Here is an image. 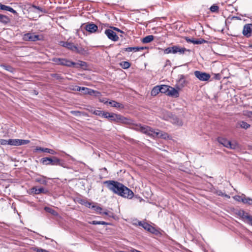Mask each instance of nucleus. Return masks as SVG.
I'll return each mask as SVG.
<instances>
[{
  "mask_svg": "<svg viewBox=\"0 0 252 252\" xmlns=\"http://www.w3.org/2000/svg\"><path fill=\"white\" fill-rule=\"evenodd\" d=\"M103 183L110 190L123 197L131 199L134 196L131 189L119 182L108 180L104 181Z\"/></svg>",
  "mask_w": 252,
  "mask_h": 252,
  "instance_id": "nucleus-1",
  "label": "nucleus"
},
{
  "mask_svg": "<svg viewBox=\"0 0 252 252\" xmlns=\"http://www.w3.org/2000/svg\"><path fill=\"white\" fill-rule=\"evenodd\" d=\"M135 129L137 131H139L152 137H155V136H158L160 134L159 132L156 131V129L147 126L137 125L135 126Z\"/></svg>",
  "mask_w": 252,
  "mask_h": 252,
  "instance_id": "nucleus-2",
  "label": "nucleus"
},
{
  "mask_svg": "<svg viewBox=\"0 0 252 252\" xmlns=\"http://www.w3.org/2000/svg\"><path fill=\"white\" fill-rule=\"evenodd\" d=\"M56 65L72 67L76 64V63L66 58H53L50 60Z\"/></svg>",
  "mask_w": 252,
  "mask_h": 252,
  "instance_id": "nucleus-3",
  "label": "nucleus"
},
{
  "mask_svg": "<svg viewBox=\"0 0 252 252\" xmlns=\"http://www.w3.org/2000/svg\"><path fill=\"white\" fill-rule=\"evenodd\" d=\"M217 141L227 148L235 150L239 148V145L236 142H231L224 137H219Z\"/></svg>",
  "mask_w": 252,
  "mask_h": 252,
  "instance_id": "nucleus-4",
  "label": "nucleus"
},
{
  "mask_svg": "<svg viewBox=\"0 0 252 252\" xmlns=\"http://www.w3.org/2000/svg\"><path fill=\"white\" fill-rule=\"evenodd\" d=\"M40 162L44 165H63V162H61V160L58 158L56 157H53L52 158H43L41 159Z\"/></svg>",
  "mask_w": 252,
  "mask_h": 252,
  "instance_id": "nucleus-5",
  "label": "nucleus"
},
{
  "mask_svg": "<svg viewBox=\"0 0 252 252\" xmlns=\"http://www.w3.org/2000/svg\"><path fill=\"white\" fill-rule=\"evenodd\" d=\"M60 45L71 50L72 52L77 53H82L84 50L82 48H78L73 43L67 41H60Z\"/></svg>",
  "mask_w": 252,
  "mask_h": 252,
  "instance_id": "nucleus-6",
  "label": "nucleus"
},
{
  "mask_svg": "<svg viewBox=\"0 0 252 252\" xmlns=\"http://www.w3.org/2000/svg\"><path fill=\"white\" fill-rule=\"evenodd\" d=\"M103 118L108 119L110 121L118 122L123 120V117L113 113L105 112Z\"/></svg>",
  "mask_w": 252,
  "mask_h": 252,
  "instance_id": "nucleus-7",
  "label": "nucleus"
},
{
  "mask_svg": "<svg viewBox=\"0 0 252 252\" xmlns=\"http://www.w3.org/2000/svg\"><path fill=\"white\" fill-rule=\"evenodd\" d=\"M7 145L12 146H20L28 144L30 142V141L28 140L9 139L7 140Z\"/></svg>",
  "mask_w": 252,
  "mask_h": 252,
  "instance_id": "nucleus-8",
  "label": "nucleus"
},
{
  "mask_svg": "<svg viewBox=\"0 0 252 252\" xmlns=\"http://www.w3.org/2000/svg\"><path fill=\"white\" fill-rule=\"evenodd\" d=\"M236 214L239 216L243 221L247 223H249L250 220H252V216L243 210H238L236 212Z\"/></svg>",
  "mask_w": 252,
  "mask_h": 252,
  "instance_id": "nucleus-9",
  "label": "nucleus"
},
{
  "mask_svg": "<svg viewBox=\"0 0 252 252\" xmlns=\"http://www.w3.org/2000/svg\"><path fill=\"white\" fill-rule=\"evenodd\" d=\"M194 74L195 76L201 81H208L211 77L209 74L200 71H195Z\"/></svg>",
  "mask_w": 252,
  "mask_h": 252,
  "instance_id": "nucleus-10",
  "label": "nucleus"
},
{
  "mask_svg": "<svg viewBox=\"0 0 252 252\" xmlns=\"http://www.w3.org/2000/svg\"><path fill=\"white\" fill-rule=\"evenodd\" d=\"M177 82V84L176 87L178 90H180L181 88L185 87L188 83L185 76L183 74H180L178 75Z\"/></svg>",
  "mask_w": 252,
  "mask_h": 252,
  "instance_id": "nucleus-11",
  "label": "nucleus"
},
{
  "mask_svg": "<svg viewBox=\"0 0 252 252\" xmlns=\"http://www.w3.org/2000/svg\"><path fill=\"white\" fill-rule=\"evenodd\" d=\"M104 33L109 39L113 41H117L119 39L116 33L111 29H106Z\"/></svg>",
  "mask_w": 252,
  "mask_h": 252,
  "instance_id": "nucleus-12",
  "label": "nucleus"
},
{
  "mask_svg": "<svg viewBox=\"0 0 252 252\" xmlns=\"http://www.w3.org/2000/svg\"><path fill=\"white\" fill-rule=\"evenodd\" d=\"M243 34L246 37H249L252 33V24H247L244 26Z\"/></svg>",
  "mask_w": 252,
  "mask_h": 252,
  "instance_id": "nucleus-13",
  "label": "nucleus"
},
{
  "mask_svg": "<svg viewBox=\"0 0 252 252\" xmlns=\"http://www.w3.org/2000/svg\"><path fill=\"white\" fill-rule=\"evenodd\" d=\"M24 39L27 41H35L39 40V36L31 33L25 34Z\"/></svg>",
  "mask_w": 252,
  "mask_h": 252,
  "instance_id": "nucleus-14",
  "label": "nucleus"
},
{
  "mask_svg": "<svg viewBox=\"0 0 252 252\" xmlns=\"http://www.w3.org/2000/svg\"><path fill=\"white\" fill-rule=\"evenodd\" d=\"M174 54L179 53L180 55L184 54L185 52H190V50L187 49L185 47H181L178 45L174 46V49L173 50Z\"/></svg>",
  "mask_w": 252,
  "mask_h": 252,
  "instance_id": "nucleus-15",
  "label": "nucleus"
},
{
  "mask_svg": "<svg viewBox=\"0 0 252 252\" xmlns=\"http://www.w3.org/2000/svg\"><path fill=\"white\" fill-rule=\"evenodd\" d=\"M179 90L177 88H174L171 86H169V91H168L167 95L173 97H178L179 96Z\"/></svg>",
  "mask_w": 252,
  "mask_h": 252,
  "instance_id": "nucleus-16",
  "label": "nucleus"
},
{
  "mask_svg": "<svg viewBox=\"0 0 252 252\" xmlns=\"http://www.w3.org/2000/svg\"><path fill=\"white\" fill-rule=\"evenodd\" d=\"M138 225L139 226H142L143 228H144L145 230H147L148 231L152 232L153 233H154L155 229L154 227L151 226L150 224H149L146 222H145L139 221Z\"/></svg>",
  "mask_w": 252,
  "mask_h": 252,
  "instance_id": "nucleus-17",
  "label": "nucleus"
},
{
  "mask_svg": "<svg viewBox=\"0 0 252 252\" xmlns=\"http://www.w3.org/2000/svg\"><path fill=\"white\" fill-rule=\"evenodd\" d=\"M85 29L88 32L93 33L97 30L98 27L94 23H88L85 26Z\"/></svg>",
  "mask_w": 252,
  "mask_h": 252,
  "instance_id": "nucleus-18",
  "label": "nucleus"
},
{
  "mask_svg": "<svg viewBox=\"0 0 252 252\" xmlns=\"http://www.w3.org/2000/svg\"><path fill=\"white\" fill-rule=\"evenodd\" d=\"M186 40L188 42L192 43L194 44H201L207 42L206 40L202 38L194 39V38L190 39L187 37H186Z\"/></svg>",
  "mask_w": 252,
  "mask_h": 252,
  "instance_id": "nucleus-19",
  "label": "nucleus"
},
{
  "mask_svg": "<svg viewBox=\"0 0 252 252\" xmlns=\"http://www.w3.org/2000/svg\"><path fill=\"white\" fill-rule=\"evenodd\" d=\"M32 191L35 194H39L41 193H43L44 194H47L48 192V190L46 189H45L43 188H40L39 189H37L36 187H33L32 189Z\"/></svg>",
  "mask_w": 252,
  "mask_h": 252,
  "instance_id": "nucleus-20",
  "label": "nucleus"
},
{
  "mask_svg": "<svg viewBox=\"0 0 252 252\" xmlns=\"http://www.w3.org/2000/svg\"><path fill=\"white\" fill-rule=\"evenodd\" d=\"M145 47H127L124 49V50L126 52H138L140 50H143L145 49Z\"/></svg>",
  "mask_w": 252,
  "mask_h": 252,
  "instance_id": "nucleus-21",
  "label": "nucleus"
},
{
  "mask_svg": "<svg viewBox=\"0 0 252 252\" xmlns=\"http://www.w3.org/2000/svg\"><path fill=\"white\" fill-rule=\"evenodd\" d=\"M46 177L43 176H39L35 178L34 180L36 182L41 184L46 185L47 182L46 180Z\"/></svg>",
  "mask_w": 252,
  "mask_h": 252,
  "instance_id": "nucleus-22",
  "label": "nucleus"
},
{
  "mask_svg": "<svg viewBox=\"0 0 252 252\" xmlns=\"http://www.w3.org/2000/svg\"><path fill=\"white\" fill-rule=\"evenodd\" d=\"M0 9L9 11L14 14H16L17 13L16 11L13 9L12 7L2 4H1V5H0Z\"/></svg>",
  "mask_w": 252,
  "mask_h": 252,
  "instance_id": "nucleus-23",
  "label": "nucleus"
},
{
  "mask_svg": "<svg viewBox=\"0 0 252 252\" xmlns=\"http://www.w3.org/2000/svg\"><path fill=\"white\" fill-rule=\"evenodd\" d=\"M10 22V19L7 16L0 14V22L7 24Z\"/></svg>",
  "mask_w": 252,
  "mask_h": 252,
  "instance_id": "nucleus-24",
  "label": "nucleus"
},
{
  "mask_svg": "<svg viewBox=\"0 0 252 252\" xmlns=\"http://www.w3.org/2000/svg\"><path fill=\"white\" fill-rule=\"evenodd\" d=\"M108 104H110L111 106L115 108H124V107L122 104L114 100L109 101Z\"/></svg>",
  "mask_w": 252,
  "mask_h": 252,
  "instance_id": "nucleus-25",
  "label": "nucleus"
},
{
  "mask_svg": "<svg viewBox=\"0 0 252 252\" xmlns=\"http://www.w3.org/2000/svg\"><path fill=\"white\" fill-rule=\"evenodd\" d=\"M169 86L162 85L159 86L160 93L165 94H167L168 91H169Z\"/></svg>",
  "mask_w": 252,
  "mask_h": 252,
  "instance_id": "nucleus-26",
  "label": "nucleus"
},
{
  "mask_svg": "<svg viewBox=\"0 0 252 252\" xmlns=\"http://www.w3.org/2000/svg\"><path fill=\"white\" fill-rule=\"evenodd\" d=\"M154 37L152 35H150L146 36L144 38H143L142 40V41L143 43H148L154 40Z\"/></svg>",
  "mask_w": 252,
  "mask_h": 252,
  "instance_id": "nucleus-27",
  "label": "nucleus"
},
{
  "mask_svg": "<svg viewBox=\"0 0 252 252\" xmlns=\"http://www.w3.org/2000/svg\"><path fill=\"white\" fill-rule=\"evenodd\" d=\"M44 210L55 216H58L59 215L57 212L49 207H45Z\"/></svg>",
  "mask_w": 252,
  "mask_h": 252,
  "instance_id": "nucleus-28",
  "label": "nucleus"
},
{
  "mask_svg": "<svg viewBox=\"0 0 252 252\" xmlns=\"http://www.w3.org/2000/svg\"><path fill=\"white\" fill-rule=\"evenodd\" d=\"M238 125H239L240 127L244 128L245 129H247L248 128H250L251 126L250 124H248L247 123L245 122V121H240L238 123Z\"/></svg>",
  "mask_w": 252,
  "mask_h": 252,
  "instance_id": "nucleus-29",
  "label": "nucleus"
},
{
  "mask_svg": "<svg viewBox=\"0 0 252 252\" xmlns=\"http://www.w3.org/2000/svg\"><path fill=\"white\" fill-rule=\"evenodd\" d=\"M159 93H160L159 86H156L153 88L151 91V95L152 96L157 95Z\"/></svg>",
  "mask_w": 252,
  "mask_h": 252,
  "instance_id": "nucleus-30",
  "label": "nucleus"
},
{
  "mask_svg": "<svg viewBox=\"0 0 252 252\" xmlns=\"http://www.w3.org/2000/svg\"><path fill=\"white\" fill-rule=\"evenodd\" d=\"M90 224H94V225H97V224H102V225H110V223L106 222L104 221H96V220H93L92 221H91L89 222Z\"/></svg>",
  "mask_w": 252,
  "mask_h": 252,
  "instance_id": "nucleus-31",
  "label": "nucleus"
},
{
  "mask_svg": "<svg viewBox=\"0 0 252 252\" xmlns=\"http://www.w3.org/2000/svg\"><path fill=\"white\" fill-rule=\"evenodd\" d=\"M120 65L124 69H127L130 66V63L128 62L124 61L120 63Z\"/></svg>",
  "mask_w": 252,
  "mask_h": 252,
  "instance_id": "nucleus-32",
  "label": "nucleus"
},
{
  "mask_svg": "<svg viewBox=\"0 0 252 252\" xmlns=\"http://www.w3.org/2000/svg\"><path fill=\"white\" fill-rule=\"evenodd\" d=\"M32 8L38 10L39 11H40L41 12H42L44 13H47L48 12L47 10L45 8H41V7L36 6L34 4H32Z\"/></svg>",
  "mask_w": 252,
  "mask_h": 252,
  "instance_id": "nucleus-33",
  "label": "nucleus"
},
{
  "mask_svg": "<svg viewBox=\"0 0 252 252\" xmlns=\"http://www.w3.org/2000/svg\"><path fill=\"white\" fill-rule=\"evenodd\" d=\"M174 49V46L168 47L166 49H165L163 51L164 54H168L170 53L174 54V52L173 51Z\"/></svg>",
  "mask_w": 252,
  "mask_h": 252,
  "instance_id": "nucleus-34",
  "label": "nucleus"
},
{
  "mask_svg": "<svg viewBox=\"0 0 252 252\" xmlns=\"http://www.w3.org/2000/svg\"><path fill=\"white\" fill-rule=\"evenodd\" d=\"M210 10L212 12H218L219 7L217 4H214L210 7Z\"/></svg>",
  "mask_w": 252,
  "mask_h": 252,
  "instance_id": "nucleus-35",
  "label": "nucleus"
},
{
  "mask_svg": "<svg viewBox=\"0 0 252 252\" xmlns=\"http://www.w3.org/2000/svg\"><path fill=\"white\" fill-rule=\"evenodd\" d=\"M104 113H105V111H104L94 110L93 111V114H94L95 115H97V116H102L103 117Z\"/></svg>",
  "mask_w": 252,
  "mask_h": 252,
  "instance_id": "nucleus-36",
  "label": "nucleus"
},
{
  "mask_svg": "<svg viewBox=\"0 0 252 252\" xmlns=\"http://www.w3.org/2000/svg\"><path fill=\"white\" fill-rule=\"evenodd\" d=\"M79 202L82 205H84L87 207L91 208V203L87 201H86L84 199H80Z\"/></svg>",
  "mask_w": 252,
  "mask_h": 252,
  "instance_id": "nucleus-37",
  "label": "nucleus"
},
{
  "mask_svg": "<svg viewBox=\"0 0 252 252\" xmlns=\"http://www.w3.org/2000/svg\"><path fill=\"white\" fill-rule=\"evenodd\" d=\"M77 89L76 90L77 91H81L84 94H87V92H88L87 90L86 89H90V88L84 87H79V86H76Z\"/></svg>",
  "mask_w": 252,
  "mask_h": 252,
  "instance_id": "nucleus-38",
  "label": "nucleus"
},
{
  "mask_svg": "<svg viewBox=\"0 0 252 252\" xmlns=\"http://www.w3.org/2000/svg\"><path fill=\"white\" fill-rule=\"evenodd\" d=\"M5 70H7L10 72H12L13 71V68L10 65H6L5 64H1L0 65Z\"/></svg>",
  "mask_w": 252,
  "mask_h": 252,
  "instance_id": "nucleus-39",
  "label": "nucleus"
},
{
  "mask_svg": "<svg viewBox=\"0 0 252 252\" xmlns=\"http://www.w3.org/2000/svg\"><path fill=\"white\" fill-rule=\"evenodd\" d=\"M242 202L244 204H248L249 205H252V199L248 197L246 198L245 196L244 197V200H242Z\"/></svg>",
  "mask_w": 252,
  "mask_h": 252,
  "instance_id": "nucleus-40",
  "label": "nucleus"
},
{
  "mask_svg": "<svg viewBox=\"0 0 252 252\" xmlns=\"http://www.w3.org/2000/svg\"><path fill=\"white\" fill-rule=\"evenodd\" d=\"M173 124H175L178 126H181L183 125V122L182 121L180 120L179 119H178V118H175L173 119Z\"/></svg>",
  "mask_w": 252,
  "mask_h": 252,
  "instance_id": "nucleus-41",
  "label": "nucleus"
},
{
  "mask_svg": "<svg viewBox=\"0 0 252 252\" xmlns=\"http://www.w3.org/2000/svg\"><path fill=\"white\" fill-rule=\"evenodd\" d=\"M156 131L157 132H159L160 134L158 136H155V137H160L163 138L164 139H165L166 136H167V133H166L165 132L163 133L162 131H160L158 129L156 130Z\"/></svg>",
  "mask_w": 252,
  "mask_h": 252,
  "instance_id": "nucleus-42",
  "label": "nucleus"
},
{
  "mask_svg": "<svg viewBox=\"0 0 252 252\" xmlns=\"http://www.w3.org/2000/svg\"><path fill=\"white\" fill-rule=\"evenodd\" d=\"M32 250L33 251L36 252H49L46 250H44V249H41L40 248H38V247H34L32 248Z\"/></svg>",
  "mask_w": 252,
  "mask_h": 252,
  "instance_id": "nucleus-43",
  "label": "nucleus"
},
{
  "mask_svg": "<svg viewBox=\"0 0 252 252\" xmlns=\"http://www.w3.org/2000/svg\"><path fill=\"white\" fill-rule=\"evenodd\" d=\"M44 152L48 153L51 155H55L56 154V152L54 150L47 148H45Z\"/></svg>",
  "mask_w": 252,
  "mask_h": 252,
  "instance_id": "nucleus-44",
  "label": "nucleus"
},
{
  "mask_svg": "<svg viewBox=\"0 0 252 252\" xmlns=\"http://www.w3.org/2000/svg\"><path fill=\"white\" fill-rule=\"evenodd\" d=\"M245 197V195L243 194L242 196L240 195H236L234 197V198L239 201V202H242V200H244V197Z\"/></svg>",
  "mask_w": 252,
  "mask_h": 252,
  "instance_id": "nucleus-45",
  "label": "nucleus"
},
{
  "mask_svg": "<svg viewBox=\"0 0 252 252\" xmlns=\"http://www.w3.org/2000/svg\"><path fill=\"white\" fill-rule=\"evenodd\" d=\"M91 208H93L94 209V210L95 211H96V212H99L100 214H101V213L100 212V211H101L102 210V209L100 207H99V206H94V205H91Z\"/></svg>",
  "mask_w": 252,
  "mask_h": 252,
  "instance_id": "nucleus-46",
  "label": "nucleus"
},
{
  "mask_svg": "<svg viewBox=\"0 0 252 252\" xmlns=\"http://www.w3.org/2000/svg\"><path fill=\"white\" fill-rule=\"evenodd\" d=\"M51 76L55 78V79H56L57 80H61L62 79V77L61 76V75L60 74H57V73H55V74H52L51 75Z\"/></svg>",
  "mask_w": 252,
  "mask_h": 252,
  "instance_id": "nucleus-47",
  "label": "nucleus"
},
{
  "mask_svg": "<svg viewBox=\"0 0 252 252\" xmlns=\"http://www.w3.org/2000/svg\"><path fill=\"white\" fill-rule=\"evenodd\" d=\"M70 113L76 116H79L81 115V112L78 111H71Z\"/></svg>",
  "mask_w": 252,
  "mask_h": 252,
  "instance_id": "nucleus-48",
  "label": "nucleus"
},
{
  "mask_svg": "<svg viewBox=\"0 0 252 252\" xmlns=\"http://www.w3.org/2000/svg\"><path fill=\"white\" fill-rule=\"evenodd\" d=\"M86 90H87V94H89L90 95H92L93 96L94 94V90H92L91 89H86Z\"/></svg>",
  "mask_w": 252,
  "mask_h": 252,
  "instance_id": "nucleus-49",
  "label": "nucleus"
},
{
  "mask_svg": "<svg viewBox=\"0 0 252 252\" xmlns=\"http://www.w3.org/2000/svg\"><path fill=\"white\" fill-rule=\"evenodd\" d=\"M111 29H113L114 31H117V32H120L121 33H124V32L121 30L120 29H119V28H116V27H111Z\"/></svg>",
  "mask_w": 252,
  "mask_h": 252,
  "instance_id": "nucleus-50",
  "label": "nucleus"
},
{
  "mask_svg": "<svg viewBox=\"0 0 252 252\" xmlns=\"http://www.w3.org/2000/svg\"><path fill=\"white\" fill-rule=\"evenodd\" d=\"M7 140L5 139H0V145H7Z\"/></svg>",
  "mask_w": 252,
  "mask_h": 252,
  "instance_id": "nucleus-51",
  "label": "nucleus"
},
{
  "mask_svg": "<svg viewBox=\"0 0 252 252\" xmlns=\"http://www.w3.org/2000/svg\"><path fill=\"white\" fill-rule=\"evenodd\" d=\"M93 96L95 97H99L100 96H101V93L98 91H94V93Z\"/></svg>",
  "mask_w": 252,
  "mask_h": 252,
  "instance_id": "nucleus-52",
  "label": "nucleus"
},
{
  "mask_svg": "<svg viewBox=\"0 0 252 252\" xmlns=\"http://www.w3.org/2000/svg\"><path fill=\"white\" fill-rule=\"evenodd\" d=\"M99 100L100 102H103V103H104L105 104L107 103H108V101L106 100V98H99Z\"/></svg>",
  "mask_w": 252,
  "mask_h": 252,
  "instance_id": "nucleus-53",
  "label": "nucleus"
},
{
  "mask_svg": "<svg viewBox=\"0 0 252 252\" xmlns=\"http://www.w3.org/2000/svg\"><path fill=\"white\" fill-rule=\"evenodd\" d=\"M79 64L81 66H84L86 65V63L83 61H80V63H79Z\"/></svg>",
  "mask_w": 252,
  "mask_h": 252,
  "instance_id": "nucleus-54",
  "label": "nucleus"
},
{
  "mask_svg": "<svg viewBox=\"0 0 252 252\" xmlns=\"http://www.w3.org/2000/svg\"><path fill=\"white\" fill-rule=\"evenodd\" d=\"M45 149V148H42V147H37L36 149V150L37 151H41V152H44V150Z\"/></svg>",
  "mask_w": 252,
  "mask_h": 252,
  "instance_id": "nucleus-55",
  "label": "nucleus"
},
{
  "mask_svg": "<svg viewBox=\"0 0 252 252\" xmlns=\"http://www.w3.org/2000/svg\"><path fill=\"white\" fill-rule=\"evenodd\" d=\"M215 78L216 79L220 80V74H216L215 75Z\"/></svg>",
  "mask_w": 252,
  "mask_h": 252,
  "instance_id": "nucleus-56",
  "label": "nucleus"
},
{
  "mask_svg": "<svg viewBox=\"0 0 252 252\" xmlns=\"http://www.w3.org/2000/svg\"><path fill=\"white\" fill-rule=\"evenodd\" d=\"M247 116L249 117L252 118V111H248L247 112Z\"/></svg>",
  "mask_w": 252,
  "mask_h": 252,
  "instance_id": "nucleus-57",
  "label": "nucleus"
},
{
  "mask_svg": "<svg viewBox=\"0 0 252 252\" xmlns=\"http://www.w3.org/2000/svg\"><path fill=\"white\" fill-rule=\"evenodd\" d=\"M248 223L252 226V220H250Z\"/></svg>",
  "mask_w": 252,
  "mask_h": 252,
  "instance_id": "nucleus-58",
  "label": "nucleus"
},
{
  "mask_svg": "<svg viewBox=\"0 0 252 252\" xmlns=\"http://www.w3.org/2000/svg\"><path fill=\"white\" fill-rule=\"evenodd\" d=\"M94 109H91V110H90V112L93 114V111H94Z\"/></svg>",
  "mask_w": 252,
  "mask_h": 252,
  "instance_id": "nucleus-59",
  "label": "nucleus"
},
{
  "mask_svg": "<svg viewBox=\"0 0 252 252\" xmlns=\"http://www.w3.org/2000/svg\"><path fill=\"white\" fill-rule=\"evenodd\" d=\"M103 214H105V215H107L108 213L107 212H103Z\"/></svg>",
  "mask_w": 252,
  "mask_h": 252,
  "instance_id": "nucleus-60",
  "label": "nucleus"
},
{
  "mask_svg": "<svg viewBox=\"0 0 252 252\" xmlns=\"http://www.w3.org/2000/svg\"><path fill=\"white\" fill-rule=\"evenodd\" d=\"M1 3H0V5H1Z\"/></svg>",
  "mask_w": 252,
  "mask_h": 252,
  "instance_id": "nucleus-61",
  "label": "nucleus"
}]
</instances>
